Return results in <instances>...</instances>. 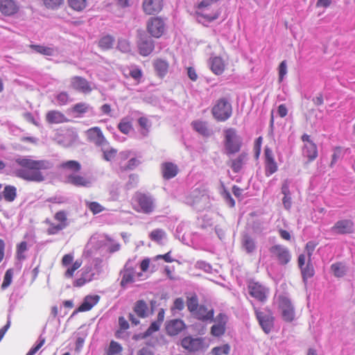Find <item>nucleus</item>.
<instances>
[{"instance_id":"1","label":"nucleus","mask_w":355,"mask_h":355,"mask_svg":"<svg viewBox=\"0 0 355 355\" xmlns=\"http://www.w3.org/2000/svg\"><path fill=\"white\" fill-rule=\"evenodd\" d=\"M15 162L21 168L15 171L17 178L28 182H41L44 180L42 170H47L51 167L47 160H35L27 157H18Z\"/></svg>"},{"instance_id":"2","label":"nucleus","mask_w":355,"mask_h":355,"mask_svg":"<svg viewBox=\"0 0 355 355\" xmlns=\"http://www.w3.org/2000/svg\"><path fill=\"white\" fill-rule=\"evenodd\" d=\"M132 200V208L137 213L150 214L156 209L155 200L148 193L137 191L133 195Z\"/></svg>"},{"instance_id":"3","label":"nucleus","mask_w":355,"mask_h":355,"mask_svg":"<svg viewBox=\"0 0 355 355\" xmlns=\"http://www.w3.org/2000/svg\"><path fill=\"white\" fill-rule=\"evenodd\" d=\"M223 144L225 154L229 156L238 153L243 145L241 137L237 134L236 130L233 128L224 130Z\"/></svg>"},{"instance_id":"4","label":"nucleus","mask_w":355,"mask_h":355,"mask_svg":"<svg viewBox=\"0 0 355 355\" xmlns=\"http://www.w3.org/2000/svg\"><path fill=\"white\" fill-rule=\"evenodd\" d=\"M56 223L53 222L50 218H46L44 223L47 226L46 234L55 235L64 230L68 226L67 213L64 210L57 211L53 216Z\"/></svg>"},{"instance_id":"5","label":"nucleus","mask_w":355,"mask_h":355,"mask_svg":"<svg viewBox=\"0 0 355 355\" xmlns=\"http://www.w3.org/2000/svg\"><path fill=\"white\" fill-rule=\"evenodd\" d=\"M219 0H202L196 6L195 15L198 17L205 19L211 22L218 18L220 12L218 8H214L212 4Z\"/></svg>"},{"instance_id":"6","label":"nucleus","mask_w":355,"mask_h":355,"mask_svg":"<svg viewBox=\"0 0 355 355\" xmlns=\"http://www.w3.org/2000/svg\"><path fill=\"white\" fill-rule=\"evenodd\" d=\"M77 134L73 128H60L55 130L54 140L64 147L71 146L76 139Z\"/></svg>"},{"instance_id":"7","label":"nucleus","mask_w":355,"mask_h":355,"mask_svg":"<svg viewBox=\"0 0 355 355\" xmlns=\"http://www.w3.org/2000/svg\"><path fill=\"white\" fill-rule=\"evenodd\" d=\"M232 112V105L225 98L218 100L212 108L214 118L219 121H225L228 119L231 116Z\"/></svg>"},{"instance_id":"8","label":"nucleus","mask_w":355,"mask_h":355,"mask_svg":"<svg viewBox=\"0 0 355 355\" xmlns=\"http://www.w3.org/2000/svg\"><path fill=\"white\" fill-rule=\"evenodd\" d=\"M250 295L257 301L264 303L268 299L269 289L258 282L250 280L248 284Z\"/></svg>"},{"instance_id":"9","label":"nucleus","mask_w":355,"mask_h":355,"mask_svg":"<svg viewBox=\"0 0 355 355\" xmlns=\"http://www.w3.org/2000/svg\"><path fill=\"white\" fill-rule=\"evenodd\" d=\"M120 275L121 277L120 286L121 288L125 289L128 287V285L135 282L136 277H141L142 273H137L135 267L133 266L128 261L125 263L123 269L120 271Z\"/></svg>"},{"instance_id":"10","label":"nucleus","mask_w":355,"mask_h":355,"mask_svg":"<svg viewBox=\"0 0 355 355\" xmlns=\"http://www.w3.org/2000/svg\"><path fill=\"white\" fill-rule=\"evenodd\" d=\"M279 309L281 311L283 320L287 322H291L295 320V313L291 300L285 295H279Z\"/></svg>"},{"instance_id":"11","label":"nucleus","mask_w":355,"mask_h":355,"mask_svg":"<svg viewBox=\"0 0 355 355\" xmlns=\"http://www.w3.org/2000/svg\"><path fill=\"white\" fill-rule=\"evenodd\" d=\"M74 256L73 254H64L61 260V263L63 267L67 268V270L64 272V277L68 279L73 278L74 276L75 272L79 269L82 264L83 261L81 259H77L73 261Z\"/></svg>"},{"instance_id":"12","label":"nucleus","mask_w":355,"mask_h":355,"mask_svg":"<svg viewBox=\"0 0 355 355\" xmlns=\"http://www.w3.org/2000/svg\"><path fill=\"white\" fill-rule=\"evenodd\" d=\"M146 29L152 37L159 38L164 33L165 23L160 17H150L147 21Z\"/></svg>"},{"instance_id":"13","label":"nucleus","mask_w":355,"mask_h":355,"mask_svg":"<svg viewBox=\"0 0 355 355\" xmlns=\"http://www.w3.org/2000/svg\"><path fill=\"white\" fill-rule=\"evenodd\" d=\"M269 251L272 258L275 259L278 263L286 266L291 260L289 250L282 245H275L270 248Z\"/></svg>"},{"instance_id":"14","label":"nucleus","mask_w":355,"mask_h":355,"mask_svg":"<svg viewBox=\"0 0 355 355\" xmlns=\"http://www.w3.org/2000/svg\"><path fill=\"white\" fill-rule=\"evenodd\" d=\"M87 139L96 146H109V142L99 127H92L86 131Z\"/></svg>"},{"instance_id":"15","label":"nucleus","mask_w":355,"mask_h":355,"mask_svg":"<svg viewBox=\"0 0 355 355\" xmlns=\"http://www.w3.org/2000/svg\"><path fill=\"white\" fill-rule=\"evenodd\" d=\"M181 346L188 352H196L202 350L205 346L204 338L186 336L181 340Z\"/></svg>"},{"instance_id":"16","label":"nucleus","mask_w":355,"mask_h":355,"mask_svg":"<svg viewBox=\"0 0 355 355\" xmlns=\"http://www.w3.org/2000/svg\"><path fill=\"white\" fill-rule=\"evenodd\" d=\"M264 164H265V175L269 177L276 173L278 170V165L275 159V156L272 150L266 147L264 150Z\"/></svg>"},{"instance_id":"17","label":"nucleus","mask_w":355,"mask_h":355,"mask_svg":"<svg viewBox=\"0 0 355 355\" xmlns=\"http://www.w3.org/2000/svg\"><path fill=\"white\" fill-rule=\"evenodd\" d=\"M139 53L143 56L150 55L155 48L153 40L146 34H140L137 42Z\"/></svg>"},{"instance_id":"18","label":"nucleus","mask_w":355,"mask_h":355,"mask_svg":"<svg viewBox=\"0 0 355 355\" xmlns=\"http://www.w3.org/2000/svg\"><path fill=\"white\" fill-rule=\"evenodd\" d=\"M164 7V0H143L142 10L147 15H155L160 12Z\"/></svg>"},{"instance_id":"19","label":"nucleus","mask_w":355,"mask_h":355,"mask_svg":"<svg viewBox=\"0 0 355 355\" xmlns=\"http://www.w3.org/2000/svg\"><path fill=\"white\" fill-rule=\"evenodd\" d=\"M254 312L264 332L270 333L273 327L274 317L271 314H265L256 308H254Z\"/></svg>"},{"instance_id":"20","label":"nucleus","mask_w":355,"mask_h":355,"mask_svg":"<svg viewBox=\"0 0 355 355\" xmlns=\"http://www.w3.org/2000/svg\"><path fill=\"white\" fill-rule=\"evenodd\" d=\"M19 6L15 0H0V12L5 17H10L17 14Z\"/></svg>"},{"instance_id":"21","label":"nucleus","mask_w":355,"mask_h":355,"mask_svg":"<svg viewBox=\"0 0 355 355\" xmlns=\"http://www.w3.org/2000/svg\"><path fill=\"white\" fill-rule=\"evenodd\" d=\"M66 182L77 187H89L91 186V180L78 173H70L66 177Z\"/></svg>"},{"instance_id":"22","label":"nucleus","mask_w":355,"mask_h":355,"mask_svg":"<svg viewBox=\"0 0 355 355\" xmlns=\"http://www.w3.org/2000/svg\"><path fill=\"white\" fill-rule=\"evenodd\" d=\"M331 230L339 234H351L354 231V222L349 219L338 220Z\"/></svg>"},{"instance_id":"23","label":"nucleus","mask_w":355,"mask_h":355,"mask_svg":"<svg viewBox=\"0 0 355 355\" xmlns=\"http://www.w3.org/2000/svg\"><path fill=\"white\" fill-rule=\"evenodd\" d=\"M192 315L196 319L202 322H212L214 320V311L213 309H209L205 305H200V306L194 311Z\"/></svg>"},{"instance_id":"24","label":"nucleus","mask_w":355,"mask_h":355,"mask_svg":"<svg viewBox=\"0 0 355 355\" xmlns=\"http://www.w3.org/2000/svg\"><path fill=\"white\" fill-rule=\"evenodd\" d=\"M215 324L211 327V334L214 336H220L225 332L226 315L219 313L214 320Z\"/></svg>"},{"instance_id":"25","label":"nucleus","mask_w":355,"mask_h":355,"mask_svg":"<svg viewBox=\"0 0 355 355\" xmlns=\"http://www.w3.org/2000/svg\"><path fill=\"white\" fill-rule=\"evenodd\" d=\"M186 324L180 319H173L166 322V331L169 336H177L186 329Z\"/></svg>"},{"instance_id":"26","label":"nucleus","mask_w":355,"mask_h":355,"mask_svg":"<svg viewBox=\"0 0 355 355\" xmlns=\"http://www.w3.org/2000/svg\"><path fill=\"white\" fill-rule=\"evenodd\" d=\"M189 199L192 205L198 204L203 200H207L209 199L207 190L204 186L197 187L192 191Z\"/></svg>"},{"instance_id":"27","label":"nucleus","mask_w":355,"mask_h":355,"mask_svg":"<svg viewBox=\"0 0 355 355\" xmlns=\"http://www.w3.org/2000/svg\"><path fill=\"white\" fill-rule=\"evenodd\" d=\"M162 177L164 180H170L175 178L179 173L178 166L170 162H164L161 165Z\"/></svg>"},{"instance_id":"28","label":"nucleus","mask_w":355,"mask_h":355,"mask_svg":"<svg viewBox=\"0 0 355 355\" xmlns=\"http://www.w3.org/2000/svg\"><path fill=\"white\" fill-rule=\"evenodd\" d=\"M71 87L83 93H89L92 91V88L89 83L85 78L79 76H75L71 80Z\"/></svg>"},{"instance_id":"29","label":"nucleus","mask_w":355,"mask_h":355,"mask_svg":"<svg viewBox=\"0 0 355 355\" xmlns=\"http://www.w3.org/2000/svg\"><path fill=\"white\" fill-rule=\"evenodd\" d=\"M46 121L50 123H62L68 122V119L62 112L57 110H51L46 114Z\"/></svg>"},{"instance_id":"30","label":"nucleus","mask_w":355,"mask_h":355,"mask_svg":"<svg viewBox=\"0 0 355 355\" xmlns=\"http://www.w3.org/2000/svg\"><path fill=\"white\" fill-rule=\"evenodd\" d=\"M100 300V296L98 295H87L85 297L83 302L78 307V311L81 312L91 310Z\"/></svg>"},{"instance_id":"31","label":"nucleus","mask_w":355,"mask_h":355,"mask_svg":"<svg viewBox=\"0 0 355 355\" xmlns=\"http://www.w3.org/2000/svg\"><path fill=\"white\" fill-rule=\"evenodd\" d=\"M303 154L308 158V162H313L318 157V148L314 142L305 144L303 148Z\"/></svg>"},{"instance_id":"32","label":"nucleus","mask_w":355,"mask_h":355,"mask_svg":"<svg viewBox=\"0 0 355 355\" xmlns=\"http://www.w3.org/2000/svg\"><path fill=\"white\" fill-rule=\"evenodd\" d=\"M60 168L71 173H77L81 170V164L76 160H69L60 164Z\"/></svg>"},{"instance_id":"33","label":"nucleus","mask_w":355,"mask_h":355,"mask_svg":"<svg viewBox=\"0 0 355 355\" xmlns=\"http://www.w3.org/2000/svg\"><path fill=\"white\" fill-rule=\"evenodd\" d=\"M133 309L139 318H144L148 315V306L147 303L143 300L137 301Z\"/></svg>"},{"instance_id":"34","label":"nucleus","mask_w":355,"mask_h":355,"mask_svg":"<svg viewBox=\"0 0 355 355\" xmlns=\"http://www.w3.org/2000/svg\"><path fill=\"white\" fill-rule=\"evenodd\" d=\"M2 195L6 202H12L17 198V188L13 185H6L2 191Z\"/></svg>"},{"instance_id":"35","label":"nucleus","mask_w":355,"mask_h":355,"mask_svg":"<svg viewBox=\"0 0 355 355\" xmlns=\"http://www.w3.org/2000/svg\"><path fill=\"white\" fill-rule=\"evenodd\" d=\"M92 268L91 267H88L85 269V271H83L80 275V277L73 282V286L74 287H81L84 286L85 284L91 282L92 280V276L94 275H92L90 277H88V275L90 272Z\"/></svg>"},{"instance_id":"36","label":"nucleus","mask_w":355,"mask_h":355,"mask_svg":"<svg viewBox=\"0 0 355 355\" xmlns=\"http://www.w3.org/2000/svg\"><path fill=\"white\" fill-rule=\"evenodd\" d=\"M247 158V154L243 153L240 154L236 158L231 161V168L235 173H238L242 168L245 161Z\"/></svg>"},{"instance_id":"37","label":"nucleus","mask_w":355,"mask_h":355,"mask_svg":"<svg viewBox=\"0 0 355 355\" xmlns=\"http://www.w3.org/2000/svg\"><path fill=\"white\" fill-rule=\"evenodd\" d=\"M29 47L35 52L44 55H53L55 53V49L49 46L31 44Z\"/></svg>"},{"instance_id":"38","label":"nucleus","mask_w":355,"mask_h":355,"mask_svg":"<svg viewBox=\"0 0 355 355\" xmlns=\"http://www.w3.org/2000/svg\"><path fill=\"white\" fill-rule=\"evenodd\" d=\"M193 129L203 136H209V131L207 123L201 121H194L191 123Z\"/></svg>"},{"instance_id":"39","label":"nucleus","mask_w":355,"mask_h":355,"mask_svg":"<svg viewBox=\"0 0 355 355\" xmlns=\"http://www.w3.org/2000/svg\"><path fill=\"white\" fill-rule=\"evenodd\" d=\"M187 306L189 311L193 314L194 311L200 306L198 304V298L196 293L187 297Z\"/></svg>"},{"instance_id":"40","label":"nucleus","mask_w":355,"mask_h":355,"mask_svg":"<svg viewBox=\"0 0 355 355\" xmlns=\"http://www.w3.org/2000/svg\"><path fill=\"white\" fill-rule=\"evenodd\" d=\"M69 6L73 10L81 12L87 6V0H67Z\"/></svg>"},{"instance_id":"41","label":"nucleus","mask_w":355,"mask_h":355,"mask_svg":"<svg viewBox=\"0 0 355 355\" xmlns=\"http://www.w3.org/2000/svg\"><path fill=\"white\" fill-rule=\"evenodd\" d=\"M114 43V39L111 35L102 37L98 42V46L102 50H108L112 48Z\"/></svg>"},{"instance_id":"42","label":"nucleus","mask_w":355,"mask_h":355,"mask_svg":"<svg viewBox=\"0 0 355 355\" xmlns=\"http://www.w3.org/2000/svg\"><path fill=\"white\" fill-rule=\"evenodd\" d=\"M28 250V243L26 241H21L16 246V258L19 261L26 259L25 252Z\"/></svg>"},{"instance_id":"43","label":"nucleus","mask_w":355,"mask_h":355,"mask_svg":"<svg viewBox=\"0 0 355 355\" xmlns=\"http://www.w3.org/2000/svg\"><path fill=\"white\" fill-rule=\"evenodd\" d=\"M243 246L247 252H252L255 250V243L254 240L248 234H245L243 238Z\"/></svg>"},{"instance_id":"44","label":"nucleus","mask_w":355,"mask_h":355,"mask_svg":"<svg viewBox=\"0 0 355 355\" xmlns=\"http://www.w3.org/2000/svg\"><path fill=\"white\" fill-rule=\"evenodd\" d=\"M334 275L337 277H342L345 275V266L340 262H337L331 266Z\"/></svg>"},{"instance_id":"45","label":"nucleus","mask_w":355,"mask_h":355,"mask_svg":"<svg viewBox=\"0 0 355 355\" xmlns=\"http://www.w3.org/2000/svg\"><path fill=\"white\" fill-rule=\"evenodd\" d=\"M166 233L162 229H155L153 230L150 234H149V238L150 240L157 243H160L162 239L165 237Z\"/></svg>"},{"instance_id":"46","label":"nucleus","mask_w":355,"mask_h":355,"mask_svg":"<svg viewBox=\"0 0 355 355\" xmlns=\"http://www.w3.org/2000/svg\"><path fill=\"white\" fill-rule=\"evenodd\" d=\"M117 127L120 132L124 135H128L132 129L131 122L127 119H122Z\"/></svg>"},{"instance_id":"47","label":"nucleus","mask_w":355,"mask_h":355,"mask_svg":"<svg viewBox=\"0 0 355 355\" xmlns=\"http://www.w3.org/2000/svg\"><path fill=\"white\" fill-rule=\"evenodd\" d=\"M138 123L142 129L141 134L144 137L147 136L149 132V128L150 127V123L148 119L144 116H141L138 119Z\"/></svg>"},{"instance_id":"48","label":"nucleus","mask_w":355,"mask_h":355,"mask_svg":"<svg viewBox=\"0 0 355 355\" xmlns=\"http://www.w3.org/2000/svg\"><path fill=\"white\" fill-rule=\"evenodd\" d=\"M105 147L106 146L101 147L103 153V158L105 160L110 162L116 157L117 150L112 147H110L108 148H105Z\"/></svg>"},{"instance_id":"49","label":"nucleus","mask_w":355,"mask_h":355,"mask_svg":"<svg viewBox=\"0 0 355 355\" xmlns=\"http://www.w3.org/2000/svg\"><path fill=\"white\" fill-rule=\"evenodd\" d=\"M87 207L93 214H97L102 212L105 208L97 202H86Z\"/></svg>"},{"instance_id":"50","label":"nucleus","mask_w":355,"mask_h":355,"mask_svg":"<svg viewBox=\"0 0 355 355\" xmlns=\"http://www.w3.org/2000/svg\"><path fill=\"white\" fill-rule=\"evenodd\" d=\"M44 5L48 9L56 10L64 4V0H42Z\"/></svg>"},{"instance_id":"51","label":"nucleus","mask_w":355,"mask_h":355,"mask_svg":"<svg viewBox=\"0 0 355 355\" xmlns=\"http://www.w3.org/2000/svg\"><path fill=\"white\" fill-rule=\"evenodd\" d=\"M230 352V347L228 344L223 345L219 347H215L211 349L213 355H228Z\"/></svg>"},{"instance_id":"52","label":"nucleus","mask_w":355,"mask_h":355,"mask_svg":"<svg viewBox=\"0 0 355 355\" xmlns=\"http://www.w3.org/2000/svg\"><path fill=\"white\" fill-rule=\"evenodd\" d=\"M123 74L128 77L130 75L132 78L136 80H139L141 78V72L139 68H134L132 70L130 68H124Z\"/></svg>"},{"instance_id":"53","label":"nucleus","mask_w":355,"mask_h":355,"mask_svg":"<svg viewBox=\"0 0 355 355\" xmlns=\"http://www.w3.org/2000/svg\"><path fill=\"white\" fill-rule=\"evenodd\" d=\"M121 345L115 341H112L107 351V355H121Z\"/></svg>"},{"instance_id":"54","label":"nucleus","mask_w":355,"mask_h":355,"mask_svg":"<svg viewBox=\"0 0 355 355\" xmlns=\"http://www.w3.org/2000/svg\"><path fill=\"white\" fill-rule=\"evenodd\" d=\"M89 110V105L85 103L75 104L72 107V111L77 114H84Z\"/></svg>"},{"instance_id":"55","label":"nucleus","mask_w":355,"mask_h":355,"mask_svg":"<svg viewBox=\"0 0 355 355\" xmlns=\"http://www.w3.org/2000/svg\"><path fill=\"white\" fill-rule=\"evenodd\" d=\"M12 275H13V272H12V269H8L6 272L4 277H3V283L1 284V288L3 289H5L11 284Z\"/></svg>"},{"instance_id":"56","label":"nucleus","mask_w":355,"mask_h":355,"mask_svg":"<svg viewBox=\"0 0 355 355\" xmlns=\"http://www.w3.org/2000/svg\"><path fill=\"white\" fill-rule=\"evenodd\" d=\"M318 245V243L314 241H309L305 246V250L307 253L309 261L311 260V256L315 247Z\"/></svg>"},{"instance_id":"57","label":"nucleus","mask_w":355,"mask_h":355,"mask_svg":"<svg viewBox=\"0 0 355 355\" xmlns=\"http://www.w3.org/2000/svg\"><path fill=\"white\" fill-rule=\"evenodd\" d=\"M45 338L40 336L39 338V343L34 347H33L26 355H34L44 344Z\"/></svg>"},{"instance_id":"58","label":"nucleus","mask_w":355,"mask_h":355,"mask_svg":"<svg viewBox=\"0 0 355 355\" xmlns=\"http://www.w3.org/2000/svg\"><path fill=\"white\" fill-rule=\"evenodd\" d=\"M301 270L304 277H311L314 275V269L309 264H307L305 267H302V269Z\"/></svg>"},{"instance_id":"59","label":"nucleus","mask_w":355,"mask_h":355,"mask_svg":"<svg viewBox=\"0 0 355 355\" xmlns=\"http://www.w3.org/2000/svg\"><path fill=\"white\" fill-rule=\"evenodd\" d=\"M160 325H161V324L159 323V322L155 321V322H152L151 324L150 325V327L146 330V334L147 335H150L153 333L158 331L160 327Z\"/></svg>"},{"instance_id":"60","label":"nucleus","mask_w":355,"mask_h":355,"mask_svg":"<svg viewBox=\"0 0 355 355\" xmlns=\"http://www.w3.org/2000/svg\"><path fill=\"white\" fill-rule=\"evenodd\" d=\"M163 259L167 263H171L174 259L171 256V252H168L164 254H158L155 257V260Z\"/></svg>"},{"instance_id":"61","label":"nucleus","mask_w":355,"mask_h":355,"mask_svg":"<svg viewBox=\"0 0 355 355\" xmlns=\"http://www.w3.org/2000/svg\"><path fill=\"white\" fill-rule=\"evenodd\" d=\"M184 307V302L182 298L178 297L175 299L173 303V309L182 311Z\"/></svg>"},{"instance_id":"62","label":"nucleus","mask_w":355,"mask_h":355,"mask_svg":"<svg viewBox=\"0 0 355 355\" xmlns=\"http://www.w3.org/2000/svg\"><path fill=\"white\" fill-rule=\"evenodd\" d=\"M224 198L231 207H234L235 206V200L233 199L229 191H225L224 192Z\"/></svg>"},{"instance_id":"63","label":"nucleus","mask_w":355,"mask_h":355,"mask_svg":"<svg viewBox=\"0 0 355 355\" xmlns=\"http://www.w3.org/2000/svg\"><path fill=\"white\" fill-rule=\"evenodd\" d=\"M277 113L280 117H285L288 114L286 106L284 104L279 105L277 108Z\"/></svg>"},{"instance_id":"64","label":"nucleus","mask_w":355,"mask_h":355,"mask_svg":"<svg viewBox=\"0 0 355 355\" xmlns=\"http://www.w3.org/2000/svg\"><path fill=\"white\" fill-rule=\"evenodd\" d=\"M340 147H336L334 149V154L332 155V160H331V166H332L334 164L336 163V162L338 161V158L340 157Z\"/></svg>"}]
</instances>
